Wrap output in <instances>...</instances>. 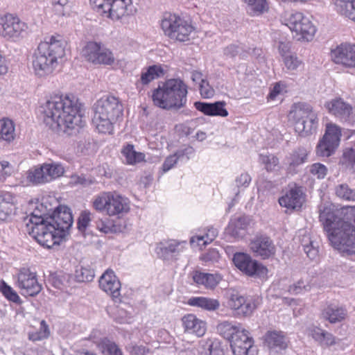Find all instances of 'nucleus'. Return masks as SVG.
<instances>
[{
	"label": "nucleus",
	"instance_id": "obj_61",
	"mask_svg": "<svg viewBox=\"0 0 355 355\" xmlns=\"http://www.w3.org/2000/svg\"><path fill=\"white\" fill-rule=\"evenodd\" d=\"M251 182V177L248 173H242L236 177L235 180L236 185L237 187L246 188L248 187Z\"/></svg>",
	"mask_w": 355,
	"mask_h": 355
},
{
	"label": "nucleus",
	"instance_id": "obj_34",
	"mask_svg": "<svg viewBox=\"0 0 355 355\" xmlns=\"http://www.w3.org/2000/svg\"><path fill=\"white\" fill-rule=\"evenodd\" d=\"M46 164L35 166L28 171L27 179L33 184H41L50 182L47 172H46Z\"/></svg>",
	"mask_w": 355,
	"mask_h": 355
},
{
	"label": "nucleus",
	"instance_id": "obj_18",
	"mask_svg": "<svg viewBox=\"0 0 355 355\" xmlns=\"http://www.w3.org/2000/svg\"><path fill=\"white\" fill-rule=\"evenodd\" d=\"M331 58L336 64L345 67H355V45L343 43L331 51Z\"/></svg>",
	"mask_w": 355,
	"mask_h": 355
},
{
	"label": "nucleus",
	"instance_id": "obj_44",
	"mask_svg": "<svg viewBox=\"0 0 355 355\" xmlns=\"http://www.w3.org/2000/svg\"><path fill=\"white\" fill-rule=\"evenodd\" d=\"M340 163L352 173H355V150L352 148L346 149Z\"/></svg>",
	"mask_w": 355,
	"mask_h": 355
},
{
	"label": "nucleus",
	"instance_id": "obj_29",
	"mask_svg": "<svg viewBox=\"0 0 355 355\" xmlns=\"http://www.w3.org/2000/svg\"><path fill=\"white\" fill-rule=\"evenodd\" d=\"M250 218L246 216L232 219L226 228L227 234L235 239L243 238L245 235V231L250 224Z\"/></svg>",
	"mask_w": 355,
	"mask_h": 355
},
{
	"label": "nucleus",
	"instance_id": "obj_8",
	"mask_svg": "<svg viewBox=\"0 0 355 355\" xmlns=\"http://www.w3.org/2000/svg\"><path fill=\"white\" fill-rule=\"evenodd\" d=\"M328 239L334 248L348 254L355 252V223L345 220L336 228Z\"/></svg>",
	"mask_w": 355,
	"mask_h": 355
},
{
	"label": "nucleus",
	"instance_id": "obj_15",
	"mask_svg": "<svg viewBox=\"0 0 355 355\" xmlns=\"http://www.w3.org/2000/svg\"><path fill=\"white\" fill-rule=\"evenodd\" d=\"M28 26L17 17L10 14L0 17V35L6 39L16 40L21 37Z\"/></svg>",
	"mask_w": 355,
	"mask_h": 355
},
{
	"label": "nucleus",
	"instance_id": "obj_37",
	"mask_svg": "<svg viewBox=\"0 0 355 355\" xmlns=\"http://www.w3.org/2000/svg\"><path fill=\"white\" fill-rule=\"evenodd\" d=\"M162 73L163 69L160 66H149L142 71L140 77V83L144 85H147L153 80L159 78Z\"/></svg>",
	"mask_w": 355,
	"mask_h": 355
},
{
	"label": "nucleus",
	"instance_id": "obj_36",
	"mask_svg": "<svg viewBox=\"0 0 355 355\" xmlns=\"http://www.w3.org/2000/svg\"><path fill=\"white\" fill-rule=\"evenodd\" d=\"M217 330L220 335L224 338L230 340L234 339L239 333H241L242 330H240L239 327L235 324H232L227 321L223 322L217 326Z\"/></svg>",
	"mask_w": 355,
	"mask_h": 355
},
{
	"label": "nucleus",
	"instance_id": "obj_25",
	"mask_svg": "<svg viewBox=\"0 0 355 355\" xmlns=\"http://www.w3.org/2000/svg\"><path fill=\"white\" fill-rule=\"evenodd\" d=\"M185 244V241L176 240L160 242L157 246V252L161 258L168 259L170 257L177 255L182 252Z\"/></svg>",
	"mask_w": 355,
	"mask_h": 355
},
{
	"label": "nucleus",
	"instance_id": "obj_6",
	"mask_svg": "<svg viewBox=\"0 0 355 355\" xmlns=\"http://www.w3.org/2000/svg\"><path fill=\"white\" fill-rule=\"evenodd\" d=\"M319 221L327 235L345 220H353L355 223V207H345L340 209L329 203H322L318 206Z\"/></svg>",
	"mask_w": 355,
	"mask_h": 355
},
{
	"label": "nucleus",
	"instance_id": "obj_16",
	"mask_svg": "<svg viewBox=\"0 0 355 355\" xmlns=\"http://www.w3.org/2000/svg\"><path fill=\"white\" fill-rule=\"evenodd\" d=\"M16 284L21 294L24 296H35L42 290V285L38 283L35 272L26 268L19 271Z\"/></svg>",
	"mask_w": 355,
	"mask_h": 355
},
{
	"label": "nucleus",
	"instance_id": "obj_10",
	"mask_svg": "<svg viewBox=\"0 0 355 355\" xmlns=\"http://www.w3.org/2000/svg\"><path fill=\"white\" fill-rule=\"evenodd\" d=\"M90 2L97 12L114 20L132 15L134 10L132 0H90Z\"/></svg>",
	"mask_w": 355,
	"mask_h": 355
},
{
	"label": "nucleus",
	"instance_id": "obj_35",
	"mask_svg": "<svg viewBox=\"0 0 355 355\" xmlns=\"http://www.w3.org/2000/svg\"><path fill=\"white\" fill-rule=\"evenodd\" d=\"M336 10L355 21V0H332Z\"/></svg>",
	"mask_w": 355,
	"mask_h": 355
},
{
	"label": "nucleus",
	"instance_id": "obj_23",
	"mask_svg": "<svg viewBox=\"0 0 355 355\" xmlns=\"http://www.w3.org/2000/svg\"><path fill=\"white\" fill-rule=\"evenodd\" d=\"M254 340L248 331L243 329L231 340L230 346L234 355H251Z\"/></svg>",
	"mask_w": 355,
	"mask_h": 355
},
{
	"label": "nucleus",
	"instance_id": "obj_46",
	"mask_svg": "<svg viewBox=\"0 0 355 355\" xmlns=\"http://www.w3.org/2000/svg\"><path fill=\"white\" fill-rule=\"evenodd\" d=\"M46 164V172L49 175L50 182L61 177L64 173V166L58 162L45 163Z\"/></svg>",
	"mask_w": 355,
	"mask_h": 355
},
{
	"label": "nucleus",
	"instance_id": "obj_41",
	"mask_svg": "<svg viewBox=\"0 0 355 355\" xmlns=\"http://www.w3.org/2000/svg\"><path fill=\"white\" fill-rule=\"evenodd\" d=\"M98 347L103 355H123L119 347L107 338L103 339Z\"/></svg>",
	"mask_w": 355,
	"mask_h": 355
},
{
	"label": "nucleus",
	"instance_id": "obj_49",
	"mask_svg": "<svg viewBox=\"0 0 355 355\" xmlns=\"http://www.w3.org/2000/svg\"><path fill=\"white\" fill-rule=\"evenodd\" d=\"M110 192H103L96 196L92 202L93 207L98 211H107Z\"/></svg>",
	"mask_w": 355,
	"mask_h": 355
},
{
	"label": "nucleus",
	"instance_id": "obj_53",
	"mask_svg": "<svg viewBox=\"0 0 355 355\" xmlns=\"http://www.w3.org/2000/svg\"><path fill=\"white\" fill-rule=\"evenodd\" d=\"M243 48L241 45L230 44L223 49V54L227 58H234L236 55L244 56Z\"/></svg>",
	"mask_w": 355,
	"mask_h": 355
},
{
	"label": "nucleus",
	"instance_id": "obj_5",
	"mask_svg": "<svg viewBox=\"0 0 355 355\" xmlns=\"http://www.w3.org/2000/svg\"><path fill=\"white\" fill-rule=\"evenodd\" d=\"M64 55V46L61 40L51 37L49 41L42 42L32 56V64L38 76H45L53 73L58 64V60Z\"/></svg>",
	"mask_w": 355,
	"mask_h": 355
},
{
	"label": "nucleus",
	"instance_id": "obj_17",
	"mask_svg": "<svg viewBox=\"0 0 355 355\" xmlns=\"http://www.w3.org/2000/svg\"><path fill=\"white\" fill-rule=\"evenodd\" d=\"M227 297L228 307L234 310L239 315H250L256 309L255 303L252 300L245 299L235 290H230Z\"/></svg>",
	"mask_w": 355,
	"mask_h": 355
},
{
	"label": "nucleus",
	"instance_id": "obj_33",
	"mask_svg": "<svg viewBox=\"0 0 355 355\" xmlns=\"http://www.w3.org/2000/svg\"><path fill=\"white\" fill-rule=\"evenodd\" d=\"M347 311L343 307L337 305L330 304L325 307L322 311L323 319L328 320L330 323H336L345 319Z\"/></svg>",
	"mask_w": 355,
	"mask_h": 355
},
{
	"label": "nucleus",
	"instance_id": "obj_64",
	"mask_svg": "<svg viewBox=\"0 0 355 355\" xmlns=\"http://www.w3.org/2000/svg\"><path fill=\"white\" fill-rule=\"evenodd\" d=\"M96 227L105 234L112 233L116 231L114 225H110L102 220H99L96 223Z\"/></svg>",
	"mask_w": 355,
	"mask_h": 355
},
{
	"label": "nucleus",
	"instance_id": "obj_21",
	"mask_svg": "<svg viewBox=\"0 0 355 355\" xmlns=\"http://www.w3.org/2000/svg\"><path fill=\"white\" fill-rule=\"evenodd\" d=\"M304 201L305 196L302 188L296 186L289 189L284 196L279 198V205L291 211L299 210Z\"/></svg>",
	"mask_w": 355,
	"mask_h": 355
},
{
	"label": "nucleus",
	"instance_id": "obj_11",
	"mask_svg": "<svg viewBox=\"0 0 355 355\" xmlns=\"http://www.w3.org/2000/svg\"><path fill=\"white\" fill-rule=\"evenodd\" d=\"M341 131L334 124H327L325 133L316 146V155L321 157H328L334 153L339 146Z\"/></svg>",
	"mask_w": 355,
	"mask_h": 355
},
{
	"label": "nucleus",
	"instance_id": "obj_27",
	"mask_svg": "<svg viewBox=\"0 0 355 355\" xmlns=\"http://www.w3.org/2000/svg\"><path fill=\"white\" fill-rule=\"evenodd\" d=\"M194 106L198 111L208 116H227V110L225 108V103L224 101H216L214 103L197 101Z\"/></svg>",
	"mask_w": 355,
	"mask_h": 355
},
{
	"label": "nucleus",
	"instance_id": "obj_3",
	"mask_svg": "<svg viewBox=\"0 0 355 355\" xmlns=\"http://www.w3.org/2000/svg\"><path fill=\"white\" fill-rule=\"evenodd\" d=\"M92 123L100 133L112 134L114 125L123 116V107L114 96H103L93 105Z\"/></svg>",
	"mask_w": 355,
	"mask_h": 355
},
{
	"label": "nucleus",
	"instance_id": "obj_9",
	"mask_svg": "<svg viewBox=\"0 0 355 355\" xmlns=\"http://www.w3.org/2000/svg\"><path fill=\"white\" fill-rule=\"evenodd\" d=\"M161 27L166 36L179 42L189 41L194 30L189 21L171 14L164 17L161 21Z\"/></svg>",
	"mask_w": 355,
	"mask_h": 355
},
{
	"label": "nucleus",
	"instance_id": "obj_26",
	"mask_svg": "<svg viewBox=\"0 0 355 355\" xmlns=\"http://www.w3.org/2000/svg\"><path fill=\"white\" fill-rule=\"evenodd\" d=\"M182 325L185 332L193 334L198 337L202 336L207 329L205 321L198 319L193 314H188L184 315L182 319Z\"/></svg>",
	"mask_w": 355,
	"mask_h": 355
},
{
	"label": "nucleus",
	"instance_id": "obj_14",
	"mask_svg": "<svg viewBox=\"0 0 355 355\" xmlns=\"http://www.w3.org/2000/svg\"><path fill=\"white\" fill-rule=\"evenodd\" d=\"M86 60L93 64H112L114 62L112 53L101 44L89 42L83 50Z\"/></svg>",
	"mask_w": 355,
	"mask_h": 355
},
{
	"label": "nucleus",
	"instance_id": "obj_31",
	"mask_svg": "<svg viewBox=\"0 0 355 355\" xmlns=\"http://www.w3.org/2000/svg\"><path fill=\"white\" fill-rule=\"evenodd\" d=\"M193 279L197 284L202 285L207 288L212 289L218 284L221 277L218 274H210L196 271L193 275Z\"/></svg>",
	"mask_w": 355,
	"mask_h": 355
},
{
	"label": "nucleus",
	"instance_id": "obj_58",
	"mask_svg": "<svg viewBox=\"0 0 355 355\" xmlns=\"http://www.w3.org/2000/svg\"><path fill=\"white\" fill-rule=\"evenodd\" d=\"M284 64L289 70L296 69L300 64L301 61L295 55H286L284 58Z\"/></svg>",
	"mask_w": 355,
	"mask_h": 355
},
{
	"label": "nucleus",
	"instance_id": "obj_63",
	"mask_svg": "<svg viewBox=\"0 0 355 355\" xmlns=\"http://www.w3.org/2000/svg\"><path fill=\"white\" fill-rule=\"evenodd\" d=\"M220 257V254L218 250L216 249L209 250L207 253L203 254L201 259L205 262H214L218 261Z\"/></svg>",
	"mask_w": 355,
	"mask_h": 355
},
{
	"label": "nucleus",
	"instance_id": "obj_55",
	"mask_svg": "<svg viewBox=\"0 0 355 355\" xmlns=\"http://www.w3.org/2000/svg\"><path fill=\"white\" fill-rule=\"evenodd\" d=\"M14 172V167L7 161L0 162V181H4Z\"/></svg>",
	"mask_w": 355,
	"mask_h": 355
},
{
	"label": "nucleus",
	"instance_id": "obj_28",
	"mask_svg": "<svg viewBox=\"0 0 355 355\" xmlns=\"http://www.w3.org/2000/svg\"><path fill=\"white\" fill-rule=\"evenodd\" d=\"M329 112L340 119H346L352 113V106L341 98L332 99L324 105Z\"/></svg>",
	"mask_w": 355,
	"mask_h": 355
},
{
	"label": "nucleus",
	"instance_id": "obj_19",
	"mask_svg": "<svg viewBox=\"0 0 355 355\" xmlns=\"http://www.w3.org/2000/svg\"><path fill=\"white\" fill-rule=\"evenodd\" d=\"M99 286L115 302L121 301V282L112 270L107 269L99 279Z\"/></svg>",
	"mask_w": 355,
	"mask_h": 355
},
{
	"label": "nucleus",
	"instance_id": "obj_62",
	"mask_svg": "<svg viewBox=\"0 0 355 355\" xmlns=\"http://www.w3.org/2000/svg\"><path fill=\"white\" fill-rule=\"evenodd\" d=\"M200 94L202 97L209 98L214 96V90L207 81H202L200 84Z\"/></svg>",
	"mask_w": 355,
	"mask_h": 355
},
{
	"label": "nucleus",
	"instance_id": "obj_43",
	"mask_svg": "<svg viewBox=\"0 0 355 355\" xmlns=\"http://www.w3.org/2000/svg\"><path fill=\"white\" fill-rule=\"evenodd\" d=\"M94 277V271L88 266H81L75 272V278L78 282H89Z\"/></svg>",
	"mask_w": 355,
	"mask_h": 355
},
{
	"label": "nucleus",
	"instance_id": "obj_4",
	"mask_svg": "<svg viewBox=\"0 0 355 355\" xmlns=\"http://www.w3.org/2000/svg\"><path fill=\"white\" fill-rule=\"evenodd\" d=\"M187 85L180 78H171L161 83L153 92L154 104L162 109L179 110L186 105Z\"/></svg>",
	"mask_w": 355,
	"mask_h": 355
},
{
	"label": "nucleus",
	"instance_id": "obj_7",
	"mask_svg": "<svg viewBox=\"0 0 355 355\" xmlns=\"http://www.w3.org/2000/svg\"><path fill=\"white\" fill-rule=\"evenodd\" d=\"M289 118L295 123V131L302 136L312 134L317 128V114L307 103H295L290 111Z\"/></svg>",
	"mask_w": 355,
	"mask_h": 355
},
{
	"label": "nucleus",
	"instance_id": "obj_45",
	"mask_svg": "<svg viewBox=\"0 0 355 355\" xmlns=\"http://www.w3.org/2000/svg\"><path fill=\"white\" fill-rule=\"evenodd\" d=\"M259 162L264 165L265 169L268 171H274L279 165V159L274 155H259Z\"/></svg>",
	"mask_w": 355,
	"mask_h": 355
},
{
	"label": "nucleus",
	"instance_id": "obj_40",
	"mask_svg": "<svg viewBox=\"0 0 355 355\" xmlns=\"http://www.w3.org/2000/svg\"><path fill=\"white\" fill-rule=\"evenodd\" d=\"M122 154L125 156L126 162L129 164H135L144 159L145 155L142 153L135 150L132 144H127L121 150Z\"/></svg>",
	"mask_w": 355,
	"mask_h": 355
},
{
	"label": "nucleus",
	"instance_id": "obj_57",
	"mask_svg": "<svg viewBox=\"0 0 355 355\" xmlns=\"http://www.w3.org/2000/svg\"><path fill=\"white\" fill-rule=\"evenodd\" d=\"M182 155V153L178 152L172 155L167 157L162 165L163 171L167 172L171 168H172L173 166L177 163L179 157Z\"/></svg>",
	"mask_w": 355,
	"mask_h": 355
},
{
	"label": "nucleus",
	"instance_id": "obj_20",
	"mask_svg": "<svg viewBox=\"0 0 355 355\" xmlns=\"http://www.w3.org/2000/svg\"><path fill=\"white\" fill-rule=\"evenodd\" d=\"M250 249L256 256L263 259L274 256L276 252L273 241L266 235L256 236L250 243Z\"/></svg>",
	"mask_w": 355,
	"mask_h": 355
},
{
	"label": "nucleus",
	"instance_id": "obj_1",
	"mask_svg": "<svg viewBox=\"0 0 355 355\" xmlns=\"http://www.w3.org/2000/svg\"><path fill=\"white\" fill-rule=\"evenodd\" d=\"M83 107L74 96L55 95L42 107L43 121L59 134L75 135L84 125Z\"/></svg>",
	"mask_w": 355,
	"mask_h": 355
},
{
	"label": "nucleus",
	"instance_id": "obj_42",
	"mask_svg": "<svg viewBox=\"0 0 355 355\" xmlns=\"http://www.w3.org/2000/svg\"><path fill=\"white\" fill-rule=\"evenodd\" d=\"M95 182V178L92 175H87L81 173L80 175L75 173L70 176L69 184L71 187L81 185L84 187L93 184Z\"/></svg>",
	"mask_w": 355,
	"mask_h": 355
},
{
	"label": "nucleus",
	"instance_id": "obj_47",
	"mask_svg": "<svg viewBox=\"0 0 355 355\" xmlns=\"http://www.w3.org/2000/svg\"><path fill=\"white\" fill-rule=\"evenodd\" d=\"M50 335V331L48 324L44 320L40 322L39 331L31 332L28 334V339L32 341H39L47 338Z\"/></svg>",
	"mask_w": 355,
	"mask_h": 355
},
{
	"label": "nucleus",
	"instance_id": "obj_13",
	"mask_svg": "<svg viewBox=\"0 0 355 355\" xmlns=\"http://www.w3.org/2000/svg\"><path fill=\"white\" fill-rule=\"evenodd\" d=\"M286 25L292 32H295L300 37L298 40H311L316 32L315 26L311 20L301 12H295L289 15L286 19Z\"/></svg>",
	"mask_w": 355,
	"mask_h": 355
},
{
	"label": "nucleus",
	"instance_id": "obj_48",
	"mask_svg": "<svg viewBox=\"0 0 355 355\" xmlns=\"http://www.w3.org/2000/svg\"><path fill=\"white\" fill-rule=\"evenodd\" d=\"M336 193L338 197L343 200L355 201V190L351 189L346 184L338 185L336 188Z\"/></svg>",
	"mask_w": 355,
	"mask_h": 355
},
{
	"label": "nucleus",
	"instance_id": "obj_30",
	"mask_svg": "<svg viewBox=\"0 0 355 355\" xmlns=\"http://www.w3.org/2000/svg\"><path fill=\"white\" fill-rule=\"evenodd\" d=\"M309 335L322 347H329L337 343V339L332 334L318 327L309 329Z\"/></svg>",
	"mask_w": 355,
	"mask_h": 355
},
{
	"label": "nucleus",
	"instance_id": "obj_51",
	"mask_svg": "<svg viewBox=\"0 0 355 355\" xmlns=\"http://www.w3.org/2000/svg\"><path fill=\"white\" fill-rule=\"evenodd\" d=\"M0 291L6 299L12 302L19 303L21 301L16 291L3 281L0 282Z\"/></svg>",
	"mask_w": 355,
	"mask_h": 355
},
{
	"label": "nucleus",
	"instance_id": "obj_22",
	"mask_svg": "<svg viewBox=\"0 0 355 355\" xmlns=\"http://www.w3.org/2000/svg\"><path fill=\"white\" fill-rule=\"evenodd\" d=\"M264 344L271 354H281L288 347V340L282 331H269L264 336Z\"/></svg>",
	"mask_w": 355,
	"mask_h": 355
},
{
	"label": "nucleus",
	"instance_id": "obj_39",
	"mask_svg": "<svg viewBox=\"0 0 355 355\" xmlns=\"http://www.w3.org/2000/svg\"><path fill=\"white\" fill-rule=\"evenodd\" d=\"M0 137L6 141H11L15 138V125L9 119L0 120Z\"/></svg>",
	"mask_w": 355,
	"mask_h": 355
},
{
	"label": "nucleus",
	"instance_id": "obj_52",
	"mask_svg": "<svg viewBox=\"0 0 355 355\" xmlns=\"http://www.w3.org/2000/svg\"><path fill=\"white\" fill-rule=\"evenodd\" d=\"M311 285L303 279H300L296 283L291 285L288 292L293 295H297L310 291Z\"/></svg>",
	"mask_w": 355,
	"mask_h": 355
},
{
	"label": "nucleus",
	"instance_id": "obj_54",
	"mask_svg": "<svg viewBox=\"0 0 355 355\" xmlns=\"http://www.w3.org/2000/svg\"><path fill=\"white\" fill-rule=\"evenodd\" d=\"M310 173L318 179H323L327 173V168L324 164L315 163L311 166Z\"/></svg>",
	"mask_w": 355,
	"mask_h": 355
},
{
	"label": "nucleus",
	"instance_id": "obj_24",
	"mask_svg": "<svg viewBox=\"0 0 355 355\" xmlns=\"http://www.w3.org/2000/svg\"><path fill=\"white\" fill-rule=\"evenodd\" d=\"M130 209L128 198L110 192L107 214L112 216L128 213Z\"/></svg>",
	"mask_w": 355,
	"mask_h": 355
},
{
	"label": "nucleus",
	"instance_id": "obj_38",
	"mask_svg": "<svg viewBox=\"0 0 355 355\" xmlns=\"http://www.w3.org/2000/svg\"><path fill=\"white\" fill-rule=\"evenodd\" d=\"M9 193L0 194V220H6L12 213L14 205Z\"/></svg>",
	"mask_w": 355,
	"mask_h": 355
},
{
	"label": "nucleus",
	"instance_id": "obj_12",
	"mask_svg": "<svg viewBox=\"0 0 355 355\" xmlns=\"http://www.w3.org/2000/svg\"><path fill=\"white\" fill-rule=\"evenodd\" d=\"M235 266L246 275L264 279L268 274V269L263 264L243 252H236L232 259Z\"/></svg>",
	"mask_w": 355,
	"mask_h": 355
},
{
	"label": "nucleus",
	"instance_id": "obj_32",
	"mask_svg": "<svg viewBox=\"0 0 355 355\" xmlns=\"http://www.w3.org/2000/svg\"><path fill=\"white\" fill-rule=\"evenodd\" d=\"M187 304L208 311H216L220 306L218 300L206 297H191L188 300Z\"/></svg>",
	"mask_w": 355,
	"mask_h": 355
},
{
	"label": "nucleus",
	"instance_id": "obj_59",
	"mask_svg": "<svg viewBox=\"0 0 355 355\" xmlns=\"http://www.w3.org/2000/svg\"><path fill=\"white\" fill-rule=\"evenodd\" d=\"M126 348L130 355H146L149 352V349L143 345L130 344Z\"/></svg>",
	"mask_w": 355,
	"mask_h": 355
},
{
	"label": "nucleus",
	"instance_id": "obj_60",
	"mask_svg": "<svg viewBox=\"0 0 355 355\" xmlns=\"http://www.w3.org/2000/svg\"><path fill=\"white\" fill-rule=\"evenodd\" d=\"M92 213L89 211L85 210L81 212L78 218V227L80 230L86 229L91 221Z\"/></svg>",
	"mask_w": 355,
	"mask_h": 355
},
{
	"label": "nucleus",
	"instance_id": "obj_56",
	"mask_svg": "<svg viewBox=\"0 0 355 355\" xmlns=\"http://www.w3.org/2000/svg\"><path fill=\"white\" fill-rule=\"evenodd\" d=\"M304 250L310 259H315L318 255V246L313 241H309L308 244L303 245Z\"/></svg>",
	"mask_w": 355,
	"mask_h": 355
},
{
	"label": "nucleus",
	"instance_id": "obj_2",
	"mask_svg": "<svg viewBox=\"0 0 355 355\" xmlns=\"http://www.w3.org/2000/svg\"><path fill=\"white\" fill-rule=\"evenodd\" d=\"M73 224V217L67 207H58L49 216H38L35 211L28 216L26 231L41 245L51 248L59 245Z\"/></svg>",
	"mask_w": 355,
	"mask_h": 355
},
{
	"label": "nucleus",
	"instance_id": "obj_50",
	"mask_svg": "<svg viewBox=\"0 0 355 355\" xmlns=\"http://www.w3.org/2000/svg\"><path fill=\"white\" fill-rule=\"evenodd\" d=\"M308 153L304 148H298L290 157V166H297L304 163L307 159Z\"/></svg>",
	"mask_w": 355,
	"mask_h": 355
}]
</instances>
